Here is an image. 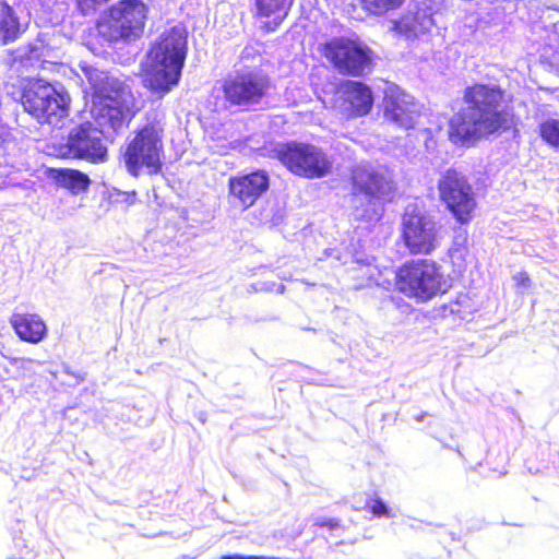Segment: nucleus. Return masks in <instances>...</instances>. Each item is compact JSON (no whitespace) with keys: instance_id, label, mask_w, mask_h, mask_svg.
<instances>
[{"instance_id":"nucleus-13","label":"nucleus","mask_w":559,"mask_h":559,"mask_svg":"<svg viewBox=\"0 0 559 559\" xmlns=\"http://www.w3.org/2000/svg\"><path fill=\"white\" fill-rule=\"evenodd\" d=\"M271 87L270 78L262 71H241L229 75L223 85L225 98L233 105L259 104Z\"/></svg>"},{"instance_id":"nucleus-6","label":"nucleus","mask_w":559,"mask_h":559,"mask_svg":"<svg viewBox=\"0 0 559 559\" xmlns=\"http://www.w3.org/2000/svg\"><path fill=\"white\" fill-rule=\"evenodd\" d=\"M397 289L408 297L427 301L448 289L440 266L431 260L419 259L403 264L396 274Z\"/></svg>"},{"instance_id":"nucleus-8","label":"nucleus","mask_w":559,"mask_h":559,"mask_svg":"<svg viewBox=\"0 0 559 559\" xmlns=\"http://www.w3.org/2000/svg\"><path fill=\"white\" fill-rule=\"evenodd\" d=\"M319 51L334 69L349 76H364L372 69V50L358 37H334L320 44Z\"/></svg>"},{"instance_id":"nucleus-9","label":"nucleus","mask_w":559,"mask_h":559,"mask_svg":"<svg viewBox=\"0 0 559 559\" xmlns=\"http://www.w3.org/2000/svg\"><path fill=\"white\" fill-rule=\"evenodd\" d=\"M146 17L147 9L142 1L122 0L97 24V32L108 43L135 39L143 33Z\"/></svg>"},{"instance_id":"nucleus-2","label":"nucleus","mask_w":559,"mask_h":559,"mask_svg":"<svg viewBox=\"0 0 559 559\" xmlns=\"http://www.w3.org/2000/svg\"><path fill=\"white\" fill-rule=\"evenodd\" d=\"M187 31L178 24L165 29L152 45L143 64L144 82L164 95L179 83L187 55Z\"/></svg>"},{"instance_id":"nucleus-1","label":"nucleus","mask_w":559,"mask_h":559,"mask_svg":"<svg viewBox=\"0 0 559 559\" xmlns=\"http://www.w3.org/2000/svg\"><path fill=\"white\" fill-rule=\"evenodd\" d=\"M503 92L498 85L475 84L464 94L465 107L450 121L454 143L475 141L509 127L502 109Z\"/></svg>"},{"instance_id":"nucleus-25","label":"nucleus","mask_w":559,"mask_h":559,"mask_svg":"<svg viewBox=\"0 0 559 559\" xmlns=\"http://www.w3.org/2000/svg\"><path fill=\"white\" fill-rule=\"evenodd\" d=\"M10 364L24 373H34V367L43 365L40 360L29 357H12L10 358Z\"/></svg>"},{"instance_id":"nucleus-21","label":"nucleus","mask_w":559,"mask_h":559,"mask_svg":"<svg viewBox=\"0 0 559 559\" xmlns=\"http://www.w3.org/2000/svg\"><path fill=\"white\" fill-rule=\"evenodd\" d=\"M57 182L60 187L78 194L87 190L91 180L87 175L75 169H62L57 176Z\"/></svg>"},{"instance_id":"nucleus-4","label":"nucleus","mask_w":559,"mask_h":559,"mask_svg":"<svg viewBox=\"0 0 559 559\" xmlns=\"http://www.w3.org/2000/svg\"><path fill=\"white\" fill-rule=\"evenodd\" d=\"M353 191L368 199L366 209L356 207V216L366 221H373L380 216L379 201L393 198L395 181L392 171L385 166L359 164L352 171Z\"/></svg>"},{"instance_id":"nucleus-28","label":"nucleus","mask_w":559,"mask_h":559,"mask_svg":"<svg viewBox=\"0 0 559 559\" xmlns=\"http://www.w3.org/2000/svg\"><path fill=\"white\" fill-rule=\"evenodd\" d=\"M514 280L518 282V284L527 287L530 285V277L526 272H520L514 276Z\"/></svg>"},{"instance_id":"nucleus-19","label":"nucleus","mask_w":559,"mask_h":559,"mask_svg":"<svg viewBox=\"0 0 559 559\" xmlns=\"http://www.w3.org/2000/svg\"><path fill=\"white\" fill-rule=\"evenodd\" d=\"M433 24L435 20L432 15L425 10H420L416 13L404 15L395 26L400 33L405 34L407 37H416L419 34L430 31Z\"/></svg>"},{"instance_id":"nucleus-16","label":"nucleus","mask_w":559,"mask_h":559,"mask_svg":"<svg viewBox=\"0 0 559 559\" xmlns=\"http://www.w3.org/2000/svg\"><path fill=\"white\" fill-rule=\"evenodd\" d=\"M269 176L263 170L229 179V197L235 206L242 211L252 206L269 189Z\"/></svg>"},{"instance_id":"nucleus-14","label":"nucleus","mask_w":559,"mask_h":559,"mask_svg":"<svg viewBox=\"0 0 559 559\" xmlns=\"http://www.w3.org/2000/svg\"><path fill=\"white\" fill-rule=\"evenodd\" d=\"M67 147L73 157L91 163H104L107 159L103 132L91 122L82 123L70 130Z\"/></svg>"},{"instance_id":"nucleus-27","label":"nucleus","mask_w":559,"mask_h":559,"mask_svg":"<svg viewBox=\"0 0 559 559\" xmlns=\"http://www.w3.org/2000/svg\"><path fill=\"white\" fill-rule=\"evenodd\" d=\"M314 524L317 526H321V527L328 526L331 530H333V528L338 526V523L335 520H332V519H317Z\"/></svg>"},{"instance_id":"nucleus-11","label":"nucleus","mask_w":559,"mask_h":559,"mask_svg":"<svg viewBox=\"0 0 559 559\" xmlns=\"http://www.w3.org/2000/svg\"><path fill=\"white\" fill-rule=\"evenodd\" d=\"M272 152L274 157L298 176L321 178L326 176L332 167L326 154L311 144H277Z\"/></svg>"},{"instance_id":"nucleus-22","label":"nucleus","mask_w":559,"mask_h":559,"mask_svg":"<svg viewBox=\"0 0 559 559\" xmlns=\"http://www.w3.org/2000/svg\"><path fill=\"white\" fill-rule=\"evenodd\" d=\"M290 3V0H257L258 10L262 15H275V20L280 21L286 16Z\"/></svg>"},{"instance_id":"nucleus-3","label":"nucleus","mask_w":559,"mask_h":559,"mask_svg":"<svg viewBox=\"0 0 559 559\" xmlns=\"http://www.w3.org/2000/svg\"><path fill=\"white\" fill-rule=\"evenodd\" d=\"M83 71L93 90L91 115L95 121L114 131L128 126L136 111L130 88L108 72L93 67Z\"/></svg>"},{"instance_id":"nucleus-7","label":"nucleus","mask_w":559,"mask_h":559,"mask_svg":"<svg viewBox=\"0 0 559 559\" xmlns=\"http://www.w3.org/2000/svg\"><path fill=\"white\" fill-rule=\"evenodd\" d=\"M21 103L39 123L58 126L69 114L70 97L50 83L34 80L25 86Z\"/></svg>"},{"instance_id":"nucleus-15","label":"nucleus","mask_w":559,"mask_h":559,"mask_svg":"<svg viewBox=\"0 0 559 559\" xmlns=\"http://www.w3.org/2000/svg\"><path fill=\"white\" fill-rule=\"evenodd\" d=\"M420 116V107L414 97L404 91L389 88L384 97V117L388 121L403 129H412Z\"/></svg>"},{"instance_id":"nucleus-17","label":"nucleus","mask_w":559,"mask_h":559,"mask_svg":"<svg viewBox=\"0 0 559 559\" xmlns=\"http://www.w3.org/2000/svg\"><path fill=\"white\" fill-rule=\"evenodd\" d=\"M340 107L348 117H361L372 108L373 97L368 85L357 81H345L340 85Z\"/></svg>"},{"instance_id":"nucleus-12","label":"nucleus","mask_w":559,"mask_h":559,"mask_svg":"<svg viewBox=\"0 0 559 559\" xmlns=\"http://www.w3.org/2000/svg\"><path fill=\"white\" fill-rule=\"evenodd\" d=\"M438 191L440 200L461 224L471 221L476 201L473 188L464 175L455 169L445 170L439 178Z\"/></svg>"},{"instance_id":"nucleus-18","label":"nucleus","mask_w":559,"mask_h":559,"mask_svg":"<svg viewBox=\"0 0 559 559\" xmlns=\"http://www.w3.org/2000/svg\"><path fill=\"white\" fill-rule=\"evenodd\" d=\"M10 323L19 337L31 344H38L47 334V326L36 313H13Z\"/></svg>"},{"instance_id":"nucleus-29","label":"nucleus","mask_w":559,"mask_h":559,"mask_svg":"<svg viewBox=\"0 0 559 559\" xmlns=\"http://www.w3.org/2000/svg\"><path fill=\"white\" fill-rule=\"evenodd\" d=\"M424 418V414L417 418L418 421H420Z\"/></svg>"},{"instance_id":"nucleus-23","label":"nucleus","mask_w":559,"mask_h":559,"mask_svg":"<svg viewBox=\"0 0 559 559\" xmlns=\"http://www.w3.org/2000/svg\"><path fill=\"white\" fill-rule=\"evenodd\" d=\"M542 139L551 146L559 147V120L547 119L539 124Z\"/></svg>"},{"instance_id":"nucleus-26","label":"nucleus","mask_w":559,"mask_h":559,"mask_svg":"<svg viewBox=\"0 0 559 559\" xmlns=\"http://www.w3.org/2000/svg\"><path fill=\"white\" fill-rule=\"evenodd\" d=\"M370 509L376 516H391L389 508L381 500H373Z\"/></svg>"},{"instance_id":"nucleus-20","label":"nucleus","mask_w":559,"mask_h":559,"mask_svg":"<svg viewBox=\"0 0 559 559\" xmlns=\"http://www.w3.org/2000/svg\"><path fill=\"white\" fill-rule=\"evenodd\" d=\"M21 25L14 10L0 0V44L5 45L17 38Z\"/></svg>"},{"instance_id":"nucleus-5","label":"nucleus","mask_w":559,"mask_h":559,"mask_svg":"<svg viewBox=\"0 0 559 559\" xmlns=\"http://www.w3.org/2000/svg\"><path fill=\"white\" fill-rule=\"evenodd\" d=\"M164 128L159 121L142 127L128 142L122 154L124 166L130 175L138 177L142 171L150 175L162 169L164 153Z\"/></svg>"},{"instance_id":"nucleus-10","label":"nucleus","mask_w":559,"mask_h":559,"mask_svg":"<svg viewBox=\"0 0 559 559\" xmlns=\"http://www.w3.org/2000/svg\"><path fill=\"white\" fill-rule=\"evenodd\" d=\"M401 226L403 242L412 254H430L443 238L436 217L413 205L406 207Z\"/></svg>"},{"instance_id":"nucleus-24","label":"nucleus","mask_w":559,"mask_h":559,"mask_svg":"<svg viewBox=\"0 0 559 559\" xmlns=\"http://www.w3.org/2000/svg\"><path fill=\"white\" fill-rule=\"evenodd\" d=\"M366 8L373 13H383L400 7L403 0H362Z\"/></svg>"}]
</instances>
